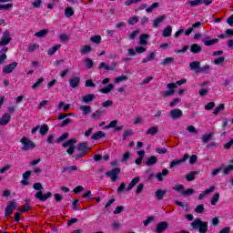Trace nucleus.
I'll use <instances>...</instances> for the list:
<instances>
[{
  "instance_id": "nucleus-1",
  "label": "nucleus",
  "mask_w": 233,
  "mask_h": 233,
  "mask_svg": "<svg viewBox=\"0 0 233 233\" xmlns=\"http://www.w3.org/2000/svg\"><path fill=\"white\" fill-rule=\"evenodd\" d=\"M191 227L193 230H198L199 233L208 232V222L202 221L200 218H196L192 223Z\"/></svg>"
},
{
  "instance_id": "nucleus-2",
  "label": "nucleus",
  "mask_w": 233,
  "mask_h": 233,
  "mask_svg": "<svg viewBox=\"0 0 233 233\" xmlns=\"http://www.w3.org/2000/svg\"><path fill=\"white\" fill-rule=\"evenodd\" d=\"M140 179L141 178H139V177L133 178L127 187V184H125V182H122L120 186L117 187L116 192L118 194H123V190L130 192V190H132L139 183Z\"/></svg>"
},
{
  "instance_id": "nucleus-3",
  "label": "nucleus",
  "mask_w": 233,
  "mask_h": 233,
  "mask_svg": "<svg viewBox=\"0 0 233 233\" xmlns=\"http://www.w3.org/2000/svg\"><path fill=\"white\" fill-rule=\"evenodd\" d=\"M10 43H12V35H10V31L5 30L1 37L0 46H6V45H10Z\"/></svg>"
},
{
  "instance_id": "nucleus-4",
  "label": "nucleus",
  "mask_w": 233,
  "mask_h": 233,
  "mask_svg": "<svg viewBox=\"0 0 233 233\" xmlns=\"http://www.w3.org/2000/svg\"><path fill=\"white\" fill-rule=\"evenodd\" d=\"M15 208H17V204H15V200L9 201L5 209V218L12 216V212H14V210H15Z\"/></svg>"
},
{
  "instance_id": "nucleus-5",
  "label": "nucleus",
  "mask_w": 233,
  "mask_h": 233,
  "mask_svg": "<svg viewBox=\"0 0 233 233\" xmlns=\"http://www.w3.org/2000/svg\"><path fill=\"white\" fill-rule=\"evenodd\" d=\"M119 174H121V168L115 167L110 171L106 172V176H107L108 177H111V181L114 182V181H117V176H119Z\"/></svg>"
},
{
  "instance_id": "nucleus-6",
  "label": "nucleus",
  "mask_w": 233,
  "mask_h": 233,
  "mask_svg": "<svg viewBox=\"0 0 233 233\" xmlns=\"http://www.w3.org/2000/svg\"><path fill=\"white\" fill-rule=\"evenodd\" d=\"M117 66V62H112L110 66H106V63L101 62L98 66V70H101L104 68V70H106V72H114Z\"/></svg>"
},
{
  "instance_id": "nucleus-7",
  "label": "nucleus",
  "mask_w": 233,
  "mask_h": 233,
  "mask_svg": "<svg viewBox=\"0 0 233 233\" xmlns=\"http://www.w3.org/2000/svg\"><path fill=\"white\" fill-rule=\"evenodd\" d=\"M86 150H90V147H75V156L81 158L86 154Z\"/></svg>"
},
{
  "instance_id": "nucleus-8",
  "label": "nucleus",
  "mask_w": 233,
  "mask_h": 233,
  "mask_svg": "<svg viewBox=\"0 0 233 233\" xmlns=\"http://www.w3.org/2000/svg\"><path fill=\"white\" fill-rule=\"evenodd\" d=\"M189 157L190 156H188V154H185L183 158H180L178 160H173L169 165V168H176V167L181 165L182 163H185Z\"/></svg>"
},
{
  "instance_id": "nucleus-9",
  "label": "nucleus",
  "mask_w": 233,
  "mask_h": 233,
  "mask_svg": "<svg viewBox=\"0 0 233 233\" xmlns=\"http://www.w3.org/2000/svg\"><path fill=\"white\" fill-rule=\"evenodd\" d=\"M51 196H52V192H47L46 194H43V191H38L35 194V198L36 199H39V201H46V199H49Z\"/></svg>"
},
{
  "instance_id": "nucleus-10",
  "label": "nucleus",
  "mask_w": 233,
  "mask_h": 233,
  "mask_svg": "<svg viewBox=\"0 0 233 233\" xmlns=\"http://www.w3.org/2000/svg\"><path fill=\"white\" fill-rule=\"evenodd\" d=\"M169 116L171 119H180V117H183V111L179 108H175L169 112Z\"/></svg>"
},
{
  "instance_id": "nucleus-11",
  "label": "nucleus",
  "mask_w": 233,
  "mask_h": 233,
  "mask_svg": "<svg viewBox=\"0 0 233 233\" xmlns=\"http://www.w3.org/2000/svg\"><path fill=\"white\" fill-rule=\"evenodd\" d=\"M17 65H19V63H17V62H13L9 65H6L3 68L4 74H12L14 72V70H15V68L17 67Z\"/></svg>"
},
{
  "instance_id": "nucleus-12",
  "label": "nucleus",
  "mask_w": 233,
  "mask_h": 233,
  "mask_svg": "<svg viewBox=\"0 0 233 233\" xmlns=\"http://www.w3.org/2000/svg\"><path fill=\"white\" fill-rule=\"evenodd\" d=\"M10 119H12V116L10 115V113H4V115L0 118V126L6 127V125L10 123Z\"/></svg>"
},
{
  "instance_id": "nucleus-13",
  "label": "nucleus",
  "mask_w": 233,
  "mask_h": 233,
  "mask_svg": "<svg viewBox=\"0 0 233 233\" xmlns=\"http://www.w3.org/2000/svg\"><path fill=\"white\" fill-rule=\"evenodd\" d=\"M168 228V223L166 221H162L158 224H157L156 232L157 233H163L165 230Z\"/></svg>"
},
{
  "instance_id": "nucleus-14",
  "label": "nucleus",
  "mask_w": 233,
  "mask_h": 233,
  "mask_svg": "<svg viewBox=\"0 0 233 233\" xmlns=\"http://www.w3.org/2000/svg\"><path fill=\"white\" fill-rule=\"evenodd\" d=\"M80 82H81V77L75 76L69 79V86H71V88H77V86H79Z\"/></svg>"
},
{
  "instance_id": "nucleus-15",
  "label": "nucleus",
  "mask_w": 233,
  "mask_h": 233,
  "mask_svg": "<svg viewBox=\"0 0 233 233\" xmlns=\"http://www.w3.org/2000/svg\"><path fill=\"white\" fill-rule=\"evenodd\" d=\"M216 190V187L211 186L209 188L206 189L205 192L199 194L198 199L201 201V199H205L206 196H208V194H212Z\"/></svg>"
},
{
  "instance_id": "nucleus-16",
  "label": "nucleus",
  "mask_w": 233,
  "mask_h": 233,
  "mask_svg": "<svg viewBox=\"0 0 233 233\" xmlns=\"http://www.w3.org/2000/svg\"><path fill=\"white\" fill-rule=\"evenodd\" d=\"M20 143H22V145H24V147H35V144L30 140V138L26 137H23L20 139Z\"/></svg>"
},
{
  "instance_id": "nucleus-17",
  "label": "nucleus",
  "mask_w": 233,
  "mask_h": 233,
  "mask_svg": "<svg viewBox=\"0 0 233 233\" xmlns=\"http://www.w3.org/2000/svg\"><path fill=\"white\" fill-rule=\"evenodd\" d=\"M203 50V47L199 46L198 44H192L190 46V52L191 54H200V52Z\"/></svg>"
},
{
  "instance_id": "nucleus-18",
  "label": "nucleus",
  "mask_w": 233,
  "mask_h": 233,
  "mask_svg": "<svg viewBox=\"0 0 233 233\" xmlns=\"http://www.w3.org/2000/svg\"><path fill=\"white\" fill-rule=\"evenodd\" d=\"M189 68L194 70L195 72L199 73V70L201 69V62L199 61H193L189 64Z\"/></svg>"
},
{
  "instance_id": "nucleus-19",
  "label": "nucleus",
  "mask_w": 233,
  "mask_h": 233,
  "mask_svg": "<svg viewBox=\"0 0 233 233\" xmlns=\"http://www.w3.org/2000/svg\"><path fill=\"white\" fill-rule=\"evenodd\" d=\"M94 99H96V95L88 94L82 97V102L88 105L89 103H92V101H94Z\"/></svg>"
},
{
  "instance_id": "nucleus-20",
  "label": "nucleus",
  "mask_w": 233,
  "mask_h": 233,
  "mask_svg": "<svg viewBox=\"0 0 233 233\" xmlns=\"http://www.w3.org/2000/svg\"><path fill=\"white\" fill-rule=\"evenodd\" d=\"M106 134H105V132L103 131H97L96 133L93 134V136L91 137V139L93 141H98V139H103V137H106Z\"/></svg>"
},
{
  "instance_id": "nucleus-21",
  "label": "nucleus",
  "mask_w": 233,
  "mask_h": 233,
  "mask_svg": "<svg viewBox=\"0 0 233 233\" xmlns=\"http://www.w3.org/2000/svg\"><path fill=\"white\" fill-rule=\"evenodd\" d=\"M175 58L172 56H167L160 61V65L162 66H168V65H172L174 63Z\"/></svg>"
},
{
  "instance_id": "nucleus-22",
  "label": "nucleus",
  "mask_w": 233,
  "mask_h": 233,
  "mask_svg": "<svg viewBox=\"0 0 233 233\" xmlns=\"http://www.w3.org/2000/svg\"><path fill=\"white\" fill-rule=\"evenodd\" d=\"M165 19H167V17L165 15H162L153 20V28H159V25H161V23H163Z\"/></svg>"
},
{
  "instance_id": "nucleus-23",
  "label": "nucleus",
  "mask_w": 233,
  "mask_h": 233,
  "mask_svg": "<svg viewBox=\"0 0 233 233\" xmlns=\"http://www.w3.org/2000/svg\"><path fill=\"white\" fill-rule=\"evenodd\" d=\"M169 173H170V171H168V169H163L162 172H158L156 175V177H157V181H163V177H167V175Z\"/></svg>"
},
{
  "instance_id": "nucleus-24",
  "label": "nucleus",
  "mask_w": 233,
  "mask_h": 233,
  "mask_svg": "<svg viewBox=\"0 0 233 233\" xmlns=\"http://www.w3.org/2000/svg\"><path fill=\"white\" fill-rule=\"evenodd\" d=\"M114 89V84L109 83L107 86H105L99 90L101 94H110L112 90Z\"/></svg>"
},
{
  "instance_id": "nucleus-25",
  "label": "nucleus",
  "mask_w": 233,
  "mask_h": 233,
  "mask_svg": "<svg viewBox=\"0 0 233 233\" xmlns=\"http://www.w3.org/2000/svg\"><path fill=\"white\" fill-rule=\"evenodd\" d=\"M165 196H167V191L163 190V189H158L157 190L156 194H155V198L158 200L161 201Z\"/></svg>"
},
{
  "instance_id": "nucleus-26",
  "label": "nucleus",
  "mask_w": 233,
  "mask_h": 233,
  "mask_svg": "<svg viewBox=\"0 0 233 233\" xmlns=\"http://www.w3.org/2000/svg\"><path fill=\"white\" fill-rule=\"evenodd\" d=\"M105 114V109H98L96 112L92 113L91 119H99L101 116Z\"/></svg>"
},
{
  "instance_id": "nucleus-27",
  "label": "nucleus",
  "mask_w": 233,
  "mask_h": 233,
  "mask_svg": "<svg viewBox=\"0 0 233 233\" xmlns=\"http://www.w3.org/2000/svg\"><path fill=\"white\" fill-rule=\"evenodd\" d=\"M199 174V171H191L187 175H186V179L187 181H194L196 179V176Z\"/></svg>"
},
{
  "instance_id": "nucleus-28",
  "label": "nucleus",
  "mask_w": 233,
  "mask_h": 233,
  "mask_svg": "<svg viewBox=\"0 0 233 233\" xmlns=\"http://www.w3.org/2000/svg\"><path fill=\"white\" fill-rule=\"evenodd\" d=\"M163 37H170L172 35V26L167 25L162 32Z\"/></svg>"
},
{
  "instance_id": "nucleus-29",
  "label": "nucleus",
  "mask_w": 233,
  "mask_h": 233,
  "mask_svg": "<svg viewBox=\"0 0 233 233\" xmlns=\"http://www.w3.org/2000/svg\"><path fill=\"white\" fill-rule=\"evenodd\" d=\"M156 163H157V157H156V156H151L146 162V165H147V167H152L154 165H156Z\"/></svg>"
},
{
  "instance_id": "nucleus-30",
  "label": "nucleus",
  "mask_w": 233,
  "mask_h": 233,
  "mask_svg": "<svg viewBox=\"0 0 233 233\" xmlns=\"http://www.w3.org/2000/svg\"><path fill=\"white\" fill-rule=\"evenodd\" d=\"M186 5H190V6H201V5H203V0H189Z\"/></svg>"
},
{
  "instance_id": "nucleus-31",
  "label": "nucleus",
  "mask_w": 233,
  "mask_h": 233,
  "mask_svg": "<svg viewBox=\"0 0 233 233\" xmlns=\"http://www.w3.org/2000/svg\"><path fill=\"white\" fill-rule=\"evenodd\" d=\"M156 59V53L151 52L147 56L142 59V63H148L149 61H154Z\"/></svg>"
},
{
  "instance_id": "nucleus-32",
  "label": "nucleus",
  "mask_w": 233,
  "mask_h": 233,
  "mask_svg": "<svg viewBox=\"0 0 233 233\" xmlns=\"http://www.w3.org/2000/svg\"><path fill=\"white\" fill-rule=\"evenodd\" d=\"M61 48V45H56L47 50L48 56H54Z\"/></svg>"
},
{
  "instance_id": "nucleus-33",
  "label": "nucleus",
  "mask_w": 233,
  "mask_h": 233,
  "mask_svg": "<svg viewBox=\"0 0 233 233\" xmlns=\"http://www.w3.org/2000/svg\"><path fill=\"white\" fill-rule=\"evenodd\" d=\"M148 37H150V35L148 34H142L139 37L140 39V45H147L148 42L147 41L148 39Z\"/></svg>"
},
{
  "instance_id": "nucleus-34",
  "label": "nucleus",
  "mask_w": 233,
  "mask_h": 233,
  "mask_svg": "<svg viewBox=\"0 0 233 233\" xmlns=\"http://www.w3.org/2000/svg\"><path fill=\"white\" fill-rule=\"evenodd\" d=\"M40 135L41 136H46V134H48V130H49V128H48V125H46V124H44V125H42V126H40Z\"/></svg>"
},
{
  "instance_id": "nucleus-35",
  "label": "nucleus",
  "mask_w": 233,
  "mask_h": 233,
  "mask_svg": "<svg viewBox=\"0 0 233 233\" xmlns=\"http://www.w3.org/2000/svg\"><path fill=\"white\" fill-rule=\"evenodd\" d=\"M76 143H77V139L76 138H71L67 141H66L62 147H74L76 145Z\"/></svg>"
},
{
  "instance_id": "nucleus-36",
  "label": "nucleus",
  "mask_w": 233,
  "mask_h": 233,
  "mask_svg": "<svg viewBox=\"0 0 233 233\" xmlns=\"http://www.w3.org/2000/svg\"><path fill=\"white\" fill-rule=\"evenodd\" d=\"M219 41V39L218 38H213L211 40H206L203 41L205 46H212V45H216V43H218Z\"/></svg>"
},
{
  "instance_id": "nucleus-37",
  "label": "nucleus",
  "mask_w": 233,
  "mask_h": 233,
  "mask_svg": "<svg viewBox=\"0 0 233 233\" xmlns=\"http://www.w3.org/2000/svg\"><path fill=\"white\" fill-rule=\"evenodd\" d=\"M80 109L82 110L84 116H87V114L92 112V107H90V106H82Z\"/></svg>"
},
{
  "instance_id": "nucleus-38",
  "label": "nucleus",
  "mask_w": 233,
  "mask_h": 233,
  "mask_svg": "<svg viewBox=\"0 0 233 233\" xmlns=\"http://www.w3.org/2000/svg\"><path fill=\"white\" fill-rule=\"evenodd\" d=\"M65 15L66 17H72L74 15V9L70 6L66 7Z\"/></svg>"
},
{
  "instance_id": "nucleus-39",
  "label": "nucleus",
  "mask_w": 233,
  "mask_h": 233,
  "mask_svg": "<svg viewBox=\"0 0 233 233\" xmlns=\"http://www.w3.org/2000/svg\"><path fill=\"white\" fill-rule=\"evenodd\" d=\"M48 34V29H43L35 34V37H45Z\"/></svg>"
},
{
  "instance_id": "nucleus-40",
  "label": "nucleus",
  "mask_w": 233,
  "mask_h": 233,
  "mask_svg": "<svg viewBox=\"0 0 233 233\" xmlns=\"http://www.w3.org/2000/svg\"><path fill=\"white\" fill-rule=\"evenodd\" d=\"M219 201V193H215L211 198V205L214 207Z\"/></svg>"
},
{
  "instance_id": "nucleus-41",
  "label": "nucleus",
  "mask_w": 233,
  "mask_h": 233,
  "mask_svg": "<svg viewBox=\"0 0 233 233\" xmlns=\"http://www.w3.org/2000/svg\"><path fill=\"white\" fill-rule=\"evenodd\" d=\"M45 83V78L40 77L37 79V81L32 86V89L35 90V88H38V86H41V84Z\"/></svg>"
},
{
  "instance_id": "nucleus-42",
  "label": "nucleus",
  "mask_w": 233,
  "mask_h": 233,
  "mask_svg": "<svg viewBox=\"0 0 233 233\" xmlns=\"http://www.w3.org/2000/svg\"><path fill=\"white\" fill-rule=\"evenodd\" d=\"M210 72V66L205 65L203 66H200V70L198 73L200 74H208Z\"/></svg>"
},
{
  "instance_id": "nucleus-43",
  "label": "nucleus",
  "mask_w": 233,
  "mask_h": 233,
  "mask_svg": "<svg viewBox=\"0 0 233 233\" xmlns=\"http://www.w3.org/2000/svg\"><path fill=\"white\" fill-rule=\"evenodd\" d=\"M201 139L202 143H208L212 139V133L203 135Z\"/></svg>"
},
{
  "instance_id": "nucleus-44",
  "label": "nucleus",
  "mask_w": 233,
  "mask_h": 233,
  "mask_svg": "<svg viewBox=\"0 0 233 233\" xmlns=\"http://www.w3.org/2000/svg\"><path fill=\"white\" fill-rule=\"evenodd\" d=\"M68 133H63L57 139H56V143H63V141L68 139Z\"/></svg>"
},
{
  "instance_id": "nucleus-45",
  "label": "nucleus",
  "mask_w": 233,
  "mask_h": 233,
  "mask_svg": "<svg viewBox=\"0 0 233 233\" xmlns=\"http://www.w3.org/2000/svg\"><path fill=\"white\" fill-rule=\"evenodd\" d=\"M89 52H92V46L88 45H85L83 48L80 50L81 54H89Z\"/></svg>"
},
{
  "instance_id": "nucleus-46",
  "label": "nucleus",
  "mask_w": 233,
  "mask_h": 233,
  "mask_svg": "<svg viewBox=\"0 0 233 233\" xmlns=\"http://www.w3.org/2000/svg\"><path fill=\"white\" fill-rule=\"evenodd\" d=\"M157 6H159V3L155 2L146 9V12H147V14H150V12H153L155 8H157Z\"/></svg>"
},
{
  "instance_id": "nucleus-47",
  "label": "nucleus",
  "mask_w": 233,
  "mask_h": 233,
  "mask_svg": "<svg viewBox=\"0 0 233 233\" xmlns=\"http://www.w3.org/2000/svg\"><path fill=\"white\" fill-rule=\"evenodd\" d=\"M157 133V127H151L147 131V134L149 136H156Z\"/></svg>"
},
{
  "instance_id": "nucleus-48",
  "label": "nucleus",
  "mask_w": 233,
  "mask_h": 233,
  "mask_svg": "<svg viewBox=\"0 0 233 233\" xmlns=\"http://www.w3.org/2000/svg\"><path fill=\"white\" fill-rule=\"evenodd\" d=\"M58 37H59L61 43H66L70 40V38L68 37V35H66V34H60L58 35Z\"/></svg>"
},
{
  "instance_id": "nucleus-49",
  "label": "nucleus",
  "mask_w": 233,
  "mask_h": 233,
  "mask_svg": "<svg viewBox=\"0 0 233 233\" xmlns=\"http://www.w3.org/2000/svg\"><path fill=\"white\" fill-rule=\"evenodd\" d=\"M91 42L94 43L95 45H99L101 43V35H94L91 37Z\"/></svg>"
},
{
  "instance_id": "nucleus-50",
  "label": "nucleus",
  "mask_w": 233,
  "mask_h": 233,
  "mask_svg": "<svg viewBox=\"0 0 233 233\" xmlns=\"http://www.w3.org/2000/svg\"><path fill=\"white\" fill-rule=\"evenodd\" d=\"M194 192H196V190H194L193 188H187L184 191L181 192L182 196H192V194H194Z\"/></svg>"
},
{
  "instance_id": "nucleus-51",
  "label": "nucleus",
  "mask_w": 233,
  "mask_h": 233,
  "mask_svg": "<svg viewBox=\"0 0 233 233\" xmlns=\"http://www.w3.org/2000/svg\"><path fill=\"white\" fill-rule=\"evenodd\" d=\"M85 65L86 68H92L94 66V61L91 58H86Z\"/></svg>"
},
{
  "instance_id": "nucleus-52",
  "label": "nucleus",
  "mask_w": 233,
  "mask_h": 233,
  "mask_svg": "<svg viewBox=\"0 0 233 233\" xmlns=\"http://www.w3.org/2000/svg\"><path fill=\"white\" fill-rule=\"evenodd\" d=\"M139 22V17L137 16H132L127 20L128 25H136Z\"/></svg>"
},
{
  "instance_id": "nucleus-53",
  "label": "nucleus",
  "mask_w": 233,
  "mask_h": 233,
  "mask_svg": "<svg viewBox=\"0 0 233 233\" xmlns=\"http://www.w3.org/2000/svg\"><path fill=\"white\" fill-rule=\"evenodd\" d=\"M225 108V104H220L218 106H217L213 112L214 116H218L221 110Z\"/></svg>"
},
{
  "instance_id": "nucleus-54",
  "label": "nucleus",
  "mask_w": 233,
  "mask_h": 233,
  "mask_svg": "<svg viewBox=\"0 0 233 233\" xmlns=\"http://www.w3.org/2000/svg\"><path fill=\"white\" fill-rule=\"evenodd\" d=\"M204 211L205 206H203V204L198 205L197 208H195V212H197V214H203Z\"/></svg>"
},
{
  "instance_id": "nucleus-55",
  "label": "nucleus",
  "mask_w": 233,
  "mask_h": 233,
  "mask_svg": "<svg viewBox=\"0 0 233 233\" xmlns=\"http://www.w3.org/2000/svg\"><path fill=\"white\" fill-rule=\"evenodd\" d=\"M214 65L219 66V65H223V63H225V57L224 56H220L218 58H216L213 61Z\"/></svg>"
},
{
  "instance_id": "nucleus-56",
  "label": "nucleus",
  "mask_w": 233,
  "mask_h": 233,
  "mask_svg": "<svg viewBox=\"0 0 233 233\" xmlns=\"http://www.w3.org/2000/svg\"><path fill=\"white\" fill-rule=\"evenodd\" d=\"M186 130L189 132V134H198V129H196V127L194 126H187Z\"/></svg>"
},
{
  "instance_id": "nucleus-57",
  "label": "nucleus",
  "mask_w": 233,
  "mask_h": 233,
  "mask_svg": "<svg viewBox=\"0 0 233 233\" xmlns=\"http://www.w3.org/2000/svg\"><path fill=\"white\" fill-rule=\"evenodd\" d=\"M76 170H78L77 166H71L68 167H64L63 172H74Z\"/></svg>"
},
{
  "instance_id": "nucleus-58",
  "label": "nucleus",
  "mask_w": 233,
  "mask_h": 233,
  "mask_svg": "<svg viewBox=\"0 0 233 233\" xmlns=\"http://www.w3.org/2000/svg\"><path fill=\"white\" fill-rule=\"evenodd\" d=\"M85 86L86 87H91V88H96V84H94V80L92 79H87L86 81Z\"/></svg>"
},
{
  "instance_id": "nucleus-59",
  "label": "nucleus",
  "mask_w": 233,
  "mask_h": 233,
  "mask_svg": "<svg viewBox=\"0 0 233 233\" xmlns=\"http://www.w3.org/2000/svg\"><path fill=\"white\" fill-rule=\"evenodd\" d=\"M117 120L111 121L107 126H106V129L108 130L109 128H116V126L117 125Z\"/></svg>"
},
{
  "instance_id": "nucleus-60",
  "label": "nucleus",
  "mask_w": 233,
  "mask_h": 233,
  "mask_svg": "<svg viewBox=\"0 0 233 233\" xmlns=\"http://www.w3.org/2000/svg\"><path fill=\"white\" fill-rule=\"evenodd\" d=\"M177 103H181V98H174L170 103H169V106L171 108H174V106H176L177 105Z\"/></svg>"
},
{
  "instance_id": "nucleus-61",
  "label": "nucleus",
  "mask_w": 233,
  "mask_h": 233,
  "mask_svg": "<svg viewBox=\"0 0 233 233\" xmlns=\"http://www.w3.org/2000/svg\"><path fill=\"white\" fill-rule=\"evenodd\" d=\"M127 79H128V76L122 75L115 79V83H121V81H127Z\"/></svg>"
},
{
  "instance_id": "nucleus-62",
  "label": "nucleus",
  "mask_w": 233,
  "mask_h": 233,
  "mask_svg": "<svg viewBox=\"0 0 233 233\" xmlns=\"http://www.w3.org/2000/svg\"><path fill=\"white\" fill-rule=\"evenodd\" d=\"M14 6V4L0 5V10H10Z\"/></svg>"
},
{
  "instance_id": "nucleus-63",
  "label": "nucleus",
  "mask_w": 233,
  "mask_h": 233,
  "mask_svg": "<svg viewBox=\"0 0 233 233\" xmlns=\"http://www.w3.org/2000/svg\"><path fill=\"white\" fill-rule=\"evenodd\" d=\"M232 170H233V165H229L224 168L223 172L227 176V175L230 174V172H232Z\"/></svg>"
},
{
  "instance_id": "nucleus-64",
  "label": "nucleus",
  "mask_w": 233,
  "mask_h": 233,
  "mask_svg": "<svg viewBox=\"0 0 233 233\" xmlns=\"http://www.w3.org/2000/svg\"><path fill=\"white\" fill-rule=\"evenodd\" d=\"M216 106L215 102H209L205 106V110H212Z\"/></svg>"
}]
</instances>
